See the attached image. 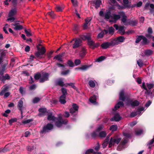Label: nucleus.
<instances>
[{
    "mask_svg": "<svg viewBox=\"0 0 154 154\" xmlns=\"http://www.w3.org/2000/svg\"><path fill=\"white\" fill-rule=\"evenodd\" d=\"M112 42L114 43V46L119 44L120 42H123L125 40V38L122 36H120L113 39H112Z\"/></svg>",
    "mask_w": 154,
    "mask_h": 154,
    "instance_id": "obj_9",
    "label": "nucleus"
},
{
    "mask_svg": "<svg viewBox=\"0 0 154 154\" xmlns=\"http://www.w3.org/2000/svg\"><path fill=\"white\" fill-rule=\"evenodd\" d=\"M117 125H112L110 127L109 129L112 131H114L117 130Z\"/></svg>",
    "mask_w": 154,
    "mask_h": 154,
    "instance_id": "obj_39",
    "label": "nucleus"
},
{
    "mask_svg": "<svg viewBox=\"0 0 154 154\" xmlns=\"http://www.w3.org/2000/svg\"><path fill=\"white\" fill-rule=\"evenodd\" d=\"M106 134L105 131H102L100 132L98 135V137L100 138H104L106 137Z\"/></svg>",
    "mask_w": 154,
    "mask_h": 154,
    "instance_id": "obj_33",
    "label": "nucleus"
},
{
    "mask_svg": "<svg viewBox=\"0 0 154 154\" xmlns=\"http://www.w3.org/2000/svg\"><path fill=\"white\" fill-rule=\"evenodd\" d=\"M137 63L138 66L140 67H142L143 66V63L142 62V60L140 59H139L137 60Z\"/></svg>",
    "mask_w": 154,
    "mask_h": 154,
    "instance_id": "obj_53",
    "label": "nucleus"
},
{
    "mask_svg": "<svg viewBox=\"0 0 154 154\" xmlns=\"http://www.w3.org/2000/svg\"><path fill=\"white\" fill-rule=\"evenodd\" d=\"M56 85H59L61 87H63L64 85V84L63 81L61 79L59 80L56 82Z\"/></svg>",
    "mask_w": 154,
    "mask_h": 154,
    "instance_id": "obj_30",
    "label": "nucleus"
},
{
    "mask_svg": "<svg viewBox=\"0 0 154 154\" xmlns=\"http://www.w3.org/2000/svg\"><path fill=\"white\" fill-rule=\"evenodd\" d=\"M87 44L89 46V47L93 49L98 48L100 45V44L99 43H95L92 40L89 41L87 42Z\"/></svg>",
    "mask_w": 154,
    "mask_h": 154,
    "instance_id": "obj_11",
    "label": "nucleus"
},
{
    "mask_svg": "<svg viewBox=\"0 0 154 154\" xmlns=\"http://www.w3.org/2000/svg\"><path fill=\"white\" fill-rule=\"evenodd\" d=\"M145 110V108L143 107L139 108H138L137 111L131 112L130 115V116L133 117L138 115L140 116L142 114L141 112Z\"/></svg>",
    "mask_w": 154,
    "mask_h": 154,
    "instance_id": "obj_10",
    "label": "nucleus"
},
{
    "mask_svg": "<svg viewBox=\"0 0 154 154\" xmlns=\"http://www.w3.org/2000/svg\"><path fill=\"white\" fill-rule=\"evenodd\" d=\"M98 132L96 131H94L91 134V137L93 138H95L98 137Z\"/></svg>",
    "mask_w": 154,
    "mask_h": 154,
    "instance_id": "obj_37",
    "label": "nucleus"
},
{
    "mask_svg": "<svg viewBox=\"0 0 154 154\" xmlns=\"http://www.w3.org/2000/svg\"><path fill=\"white\" fill-rule=\"evenodd\" d=\"M121 117L120 116L119 114H117L114 115V116L110 120L111 121H119L121 119Z\"/></svg>",
    "mask_w": 154,
    "mask_h": 154,
    "instance_id": "obj_19",
    "label": "nucleus"
},
{
    "mask_svg": "<svg viewBox=\"0 0 154 154\" xmlns=\"http://www.w3.org/2000/svg\"><path fill=\"white\" fill-rule=\"evenodd\" d=\"M70 72V70L69 69H68L65 71L62 72L61 73V74L62 75H66L69 74Z\"/></svg>",
    "mask_w": 154,
    "mask_h": 154,
    "instance_id": "obj_46",
    "label": "nucleus"
},
{
    "mask_svg": "<svg viewBox=\"0 0 154 154\" xmlns=\"http://www.w3.org/2000/svg\"><path fill=\"white\" fill-rule=\"evenodd\" d=\"M85 36L86 39L87 40V42L91 40V36L90 33H88Z\"/></svg>",
    "mask_w": 154,
    "mask_h": 154,
    "instance_id": "obj_54",
    "label": "nucleus"
},
{
    "mask_svg": "<svg viewBox=\"0 0 154 154\" xmlns=\"http://www.w3.org/2000/svg\"><path fill=\"white\" fill-rule=\"evenodd\" d=\"M109 137H108V136L106 137V139L105 140L104 142L102 144V146H103V148H105L106 147V146L108 143V142L109 141Z\"/></svg>",
    "mask_w": 154,
    "mask_h": 154,
    "instance_id": "obj_34",
    "label": "nucleus"
},
{
    "mask_svg": "<svg viewBox=\"0 0 154 154\" xmlns=\"http://www.w3.org/2000/svg\"><path fill=\"white\" fill-rule=\"evenodd\" d=\"M0 59L1 60V61L3 62V58L5 57L6 56V52L5 51H2V50H0Z\"/></svg>",
    "mask_w": 154,
    "mask_h": 154,
    "instance_id": "obj_29",
    "label": "nucleus"
},
{
    "mask_svg": "<svg viewBox=\"0 0 154 154\" xmlns=\"http://www.w3.org/2000/svg\"><path fill=\"white\" fill-rule=\"evenodd\" d=\"M111 13L110 10H108L105 13L104 17L105 19H109L111 16Z\"/></svg>",
    "mask_w": 154,
    "mask_h": 154,
    "instance_id": "obj_31",
    "label": "nucleus"
},
{
    "mask_svg": "<svg viewBox=\"0 0 154 154\" xmlns=\"http://www.w3.org/2000/svg\"><path fill=\"white\" fill-rule=\"evenodd\" d=\"M17 13V10L16 8L11 9L8 14L9 17H12L14 16Z\"/></svg>",
    "mask_w": 154,
    "mask_h": 154,
    "instance_id": "obj_23",
    "label": "nucleus"
},
{
    "mask_svg": "<svg viewBox=\"0 0 154 154\" xmlns=\"http://www.w3.org/2000/svg\"><path fill=\"white\" fill-rule=\"evenodd\" d=\"M53 128V126L52 124L51 123L48 124L44 126L42 130L40 131L41 134H42L46 132H49L52 130Z\"/></svg>",
    "mask_w": 154,
    "mask_h": 154,
    "instance_id": "obj_6",
    "label": "nucleus"
},
{
    "mask_svg": "<svg viewBox=\"0 0 154 154\" xmlns=\"http://www.w3.org/2000/svg\"><path fill=\"white\" fill-rule=\"evenodd\" d=\"M104 34V32H101L100 33L97 35V38H102L103 37V35Z\"/></svg>",
    "mask_w": 154,
    "mask_h": 154,
    "instance_id": "obj_64",
    "label": "nucleus"
},
{
    "mask_svg": "<svg viewBox=\"0 0 154 154\" xmlns=\"http://www.w3.org/2000/svg\"><path fill=\"white\" fill-rule=\"evenodd\" d=\"M37 49L38 51L35 53V56L37 58L40 59L43 58L44 57L42 55L44 54L46 52V50L45 48L42 47L40 49V48L38 46Z\"/></svg>",
    "mask_w": 154,
    "mask_h": 154,
    "instance_id": "obj_5",
    "label": "nucleus"
},
{
    "mask_svg": "<svg viewBox=\"0 0 154 154\" xmlns=\"http://www.w3.org/2000/svg\"><path fill=\"white\" fill-rule=\"evenodd\" d=\"M89 66L88 65H82L81 67V70L85 71L89 67Z\"/></svg>",
    "mask_w": 154,
    "mask_h": 154,
    "instance_id": "obj_51",
    "label": "nucleus"
},
{
    "mask_svg": "<svg viewBox=\"0 0 154 154\" xmlns=\"http://www.w3.org/2000/svg\"><path fill=\"white\" fill-rule=\"evenodd\" d=\"M23 98H22L19 101L17 104V106L19 109L20 111L21 115L22 118H23V110L24 107L23 106Z\"/></svg>",
    "mask_w": 154,
    "mask_h": 154,
    "instance_id": "obj_12",
    "label": "nucleus"
},
{
    "mask_svg": "<svg viewBox=\"0 0 154 154\" xmlns=\"http://www.w3.org/2000/svg\"><path fill=\"white\" fill-rule=\"evenodd\" d=\"M79 108V106L76 104L73 103L72 107L69 110L70 113L73 115H75L78 112Z\"/></svg>",
    "mask_w": 154,
    "mask_h": 154,
    "instance_id": "obj_14",
    "label": "nucleus"
},
{
    "mask_svg": "<svg viewBox=\"0 0 154 154\" xmlns=\"http://www.w3.org/2000/svg\"><path fill=\"white\" fill-rule=\"evenodd\" d=\"M141 87L146 90L145 92V94H146V95H149L150 94V90H148L147 89L145 82H143Z\"/></svg>",
    "mask_w": 154,
    "mask_h": 154,
    "instance_id": "obj_21",
    "label": "nucleus"
},
{
    "mask_svg": "<svg viewBox=\"0 0 154 154\" xmlns=\"http://www.w3.org/2000/svg\"><path fill=\"white\" fill-rule=\"evenodd\" d=\"M104 128V126L103 125H100L98 126L96 129V131L98 132L102 130Z\"/></svg>",
    "mask_w": 154,
    "mask_h": 154,
    "instance_id": "obj_52",
    "label": "nucleus"
},
{
    "mask_svg": "<svg viewBox=\"0 0 154 154\" xmlns=\"http://www.w3.org/2000/svg\"><path fill=\"white\" fill-rule=\"evenodd\" d=\"M119 15L114 14L113 16V19L115 20H119L121 17H122L121 20L124 24L126 26V21L127 20V17L123 11H121L119 13Z\"/></svg>",
    "mask_w": 154,
    "mask_h": 154,
    "instance_id": "obj_4",
    "label": "nucleus"
},
{
    "mask_svg": "<svg viewBox=\"0 0 154 154\" xmlns=\"http://www.w3.org/2000/svg\"><path fill=\"white\" fill-rule=\"evenodd\" d=\"M17 121V119L16 118L12 119L9 120V123L10 124H11L14 122H16Z\"/></svg>",
    "mask_w": 154,
    "mask_h": 154,
    "instance_id": "obj_60",
    "label": "nucleus"
},
{
    "mask_svg": "<svg viewBox=\"0 0 154 154\" xmlns=\"http://www.w3.org/2000/svg\"><path fill=\"white\" fill-rule=\"evenodd\" d=\"M40 100V99H39L38 97H35L33 100V102L34 103H37Z\"/></svg>",
    "mask_w": 154,
    "mask_h": 154,
    "instance_id": "obj_63",
    "label": "nucleus"
},
{
    "mask_svg": "<svg viewBox=\"0 0 154 154\" xmlns=\"http://www.w3.org/2000/svg\"><path fill=\"white\" fill-rule=\"evenodd\" d=\"M93 153L94 154H101L100 152H94L93 149H91L87 150L85 152V154H90V153Z\"/></svg>",
    "mask_w": 154,
    "mask_h": 154,
    "instance_id": "obj_24",
    "label": "nucleus"
},
{
    "mask_svg": "<svg viewBox=\"0 0 154 154\" xmlns=\"http://www.w3.org/2000/svg\"><path fill=\"white\" fill-rule=\"evenodd\" d=\"M41 77V75L39 73L35 74L34 76V79L36 80L39 79Z\"/></svg>",
    "mask_w": 154,
    "mask_h": 154,
    "instance_id": "obj_41",
    "label": "nucleus"
},
{
    "mask_svg": "<svg viewBox=\"0 0 154 154\" xmlns=\"http://www.w3.org/2000/svg\"><path fill=\"white\" fill-rule=\"evenodd\" d=\"M67 85H68L71 86L72 88L76 90L77 89V88L74 85V83H67Z\"/></svg>",
    "mask_w": 154,
    "mask_h": 154,
    "instance_id": "obj_55",
    "label": "nucleus"
},
{
    "mask_svg": "<svg viewBox=\"0 0 154 154\" xmlns=\"http://www.w3.org/2000/svg\"><path fill=\"white\" fill-rule=\"evenodd\" d=\"M142 37V41L141 42V44L143 45L148 44L150 42L144 36H143Z\"/></svg>",
    "mask_w": 154,
    "mask_h": 154,
    "instance_id": "obj_20",
    "label": "nucleus"
},
{
    "mask_svg": "<svg viewBox=\"0 0 154 154\" xmlns=\"http://www.w3.org/2000/svg\"><path fill=\"white\" fill-rule=\"evenodd\" d=\"M66 97H60L59 101L61 104H64L66 102Z\"/></svg>",
    "mask_w": 154,
    "mask_h": 154,
    "instance_id": "obj_35",
    "label": "nucleus"
},
{
    "mask_svg": "<svg viewBox=\"0 0 154 154\" xmlns=\"http://www.w3.org/2000/svg\"><path fill=\"white\" fill-rule=\"evenodd\" d=\"M36 87V85L35 84H33L31 85L29 87V89L30 90H35V89Z\"/></svg>",
    "mask_w": 154,
    "mask_h": 154,
    "instance_id": "obj_62",
    "label": "nucleus"
},
{
    "mask_svg": "<svg viewBox=\"0 0 154 154\" xmlns=\"http://www.w3.org/2000/svg\"><path fill=\"white\" fill-rule=\"evenodd\" d=\"M82 40L79 38H76L75 40L74 43L73 44L72 48L75 49L80 47L82 45Z\"/></svg>",
    "mask_w": 154,
    "mask_h": 154,
    "instance_id": "obj_15",
    "label": "nucleus"
},
{
    "mask_svg": "<svg viewBox=\"0 0 154 154\" xmlns=\"http://www.w3.org/2000/svg\"><path fill=\"white\" fill-rule=\"evenodd\" d=\"M32 121V119H28L23 121L22 123L23 124H26L29 123Z\"/></svg>",
    "mask_w": 154,
    "mask_h": 154,
    "instance_id": "obj_58",
    "label": "nucleus"
},
{
    "mask_svg": "<svg viewBox=\"0 0 154 154\" xmlns=\"http://www.w3.org/2000/svg\"><path fill=\"white\" fill-rule=\"evenodd\" d=\"M106 58L104 56H101L97 59L96 61L98 62H100L104 60Z\"/></svg>",
    "mask_w": 154,
    "mask_h": 154,
    "instance_id": "obj_45",
    "label": "nucleus"
},
{
    "mask_svg": "<svg viewBox=\"0 0 154 154\" xmlns=\"http://www.w3.org/2000/svg\"><path fill=\"white\" fill-rule=\"evenodd\" d=\"M89 85L90 87H94L95 86V84L93 81L92 80L89 81Z\"/></svg>",
    "mask_w": 154,
    "mask_h": 154,
    "instance_id": "obj_57",
    "label": "nucleus"
},
{
    "mask_svg": "<svg viewBox=\"0 0 154 154\" xmlns=\"http://www.w3.org/2000/svg\"><path fill=\"white\" fill-rule=\"evenodd\" d=\"M63 8L60 7L59 5L57 6L56 7V10L57 12H61L62 11Z\"/></svg>",
    "mask_w": 154,
    "mask_h": 154,
    "instance_id": "obj_44",
    "label": "nucleus"
},
{
    "mask_svg": "<svg viewBox=\"0 0 154 154\" xmlns=\"http://www.w3.org/2000/svg\"><path fill=\"white\" fill-rule=\"evenodd\" d=\"M108 32L109 34L113 33L114 32V29L112 26L108 28Z\"/></svg>",
    "mask_w": 154,
    "mask_h": 154,
    "instance_id": "obj_50",
    "label": "nucleus"
},
{
    "mask_svg": "<svg viewBox=\"0 0 154 154\" xmlns=\"http://www.w3.org/2000/svg\"><path fill=\"white\" fill-rule=\"evenodd\" d=\"M143 131L142 130H139L135 131V134L137 135H140L142 134Z\"/></svg>",
    "mask_w": 154,
    "mask_h": 154,
    "instance_id": "obj_59",
    "label": "nucleus"
},
{
    "mask_svg": "<svg viewBox=\"0 0 154 154\" xmlns=\"http://www.w3.org/2000/svg\"><path fill=\"white\" fill-rule=\"evenodd\" d=\"M62 92L63 94V95H62L61 96H66L67 95V90L64 88H62L61 89Z\"/></svg>",
    "mask_w": 154,
    "mask_h": 154,
    "instance_id": "obj_43",
    "label": "nucleus"
},
{
    "mask_svg": "<svg viewBox=\"0 0 154 154\" xmlns=\"http://www.w3.org/2000/svg\"><path fill=\"white\" fill-rule=\"evenodd\" d=\"M128 140L126 138L123 139L122 141L117 147V150L119 151H121L126 147L125 144L127 142Z\"/></svg>",
    "mask_w": 154,
    "mask_h": 154,
    "instance_id": "obj_13",
    "label": "nucleus"
},
{
    "mask_svg": "<svg viewBox=\"0 0 154 154\" xmlns=\"http://www.w3.org/2000/svg\"><path fill=\"white\" fill-rule=\"evenodd\" d=\"M121 140V138L120 137H111L109 143V146L111 147L112 145L115 144H118Z\"/></svg>",
    "mask_w": 154,
    "mask_h": 154,
    "instance_id": "obj_7",
    "label": "nucleus"
},
{
    "mask_svg": "<svg viewBox=\"0 0 154 154\" xmlns=\"http://www.w3.org/2000/svg\"><path fill=\"white\" fill-rule=\"evenodd\" d=\"M7 64L5 63L2 65L0 68V80L3 82H4L6 80H10L11 77L8 74H4L6 70V66Z\"/></svg>",
    "mask_w": 154,
    "mask_h": 154,
    "instance_id": "obj_3",
    "label": "nucleus"
},
{
    "mask_svg": "<svg viewBox=\"0 0 154 154\" xmlns=\"http://www.w3.org/2000/svg\"><path fill=\"white\" fill-rule=\"evenodd\" d=\"M96 97H90L89 100L91 103L95 105L97 104Z\"/></svg>",
    "mask_w": 154,
    "mask_h": 154,
    "instance_id": "obj_28",
    "label": "nucleus"
},
{
    "mask_svg": "<svg viewBox=\"0 0 154 154\" xmlns=\"http://www.w3.org/2000/svg\"><path fill=\"white\" fill-rule=\"evenodd\" d=\"M146 85L148 88V90H150V94L149 95L150 96H154V90L153 89H152V88H153L154 86V85L152 83H148L146 84Z\"/></svg>",
    "mask_w": 154,
    "mask_h": 154,
    "instance_id": "obj_16",
    "label": "nucleus"
},
{
    "mask_svg": "<svg viewBox=\"0 0 154 154\" xmlns=\"http://www.w3.org/2000/svg\"><path fill=\"white\" fill-rule=\"evenodd\" d=\"M154 142V136L153 138L149 142L147 143V146H148V148L150 149L151 146H150L152 145Z\"/></svg>",
    "mask_w": 154,
    "mask_h": 154,
    "instance_id": "obj_48",
    "label": "nucleus"
},
{
    "mask_svg": "<svg viewBox=\"0 0 154 154\" xmlns=\"http://www.w3.org/2000/svg\"><path fill=\"white\" fill-rule=\"evenodd\" d=\"M123 2L124 4L125 5H126L125 6L126 7H130V6L129 5H128V4L129 3L128 0H123Z\"/></svg>",
    "mask_w": 154,
    "mask_h": 154,
    "instance_id": "obj_61",
    "label": "nucleus"
},
{
    "mask_svg": "<svg viewBox=\"0 0 154 154\" xmlns=\"http://www.w3.org/2000/svg\"><path fill=\"white\" fill-rule=\"evenodd\" d=\"M39 111L42 113V114H39V115L41 116L42 115H46V113L47 112V109L45 108H41L39 109Z\"/></svg>",
    "mask_w": 154,
    "mask_h": 154,
    "instance_id": "obj_22",
    "label": "nucleus"
},
{
    "mask_svg": "<svg viewBox=\"0 0 154 154\" xmlns=\"http://www.w3.org/2000/svg\"><path fill=\"white\" fill-rule=\"evenodd\" d=\"M143 36V35H137V37L135 41V43H138L139 42L141 41V40H142V39L143 38L142 37Z\"/></svg>",
    "mask_w": 154,
    "mask_h": 154,
    "instance_id": "obj_38",
    "label": "nucleus"
},
{
    "mask_svg": "<svg viewBox=\"0 0 154 154\" xmlns=\"http://www.w3.org/2000/svg\"><path fill=\"white\" fill-rule=\"evenodd\" d=\"M47 14L52 19H54L56 15L53 11L48 12Z\"/></svg>",
    "mask_w": 154,
    "mask_h": 154,
    "instance_id": "obj_40",
    "label": "nucleus"
},
{
    "mask_svg": "<svg viewBox=\"0 0 154 154\" xmlns=\"http://www.w3.org/2000/svg\"><path fill=\"white\" fill-rule=\"evenodd\" d=\"M113 42H112V40L111 39L110 42H103L101 44L100 46L101 48L103 49H106L110 47H113L114 45Z\"/></svg>",
    "mask_w": 154,
    "mask_h": 154,
    "instance_id": "obj_8",
    "label": "nucleus"
},
{
    "mask_svg": "<svg viewBox=\"0 0 154 154\" xmlns=\"http://www.w3.org/2000/svg\"><path fill=\"white\" fill-rule=\"evenodd\" d=\"M49 74L48 73H45L42 75V77L40 79L39 82H43L45 81L48 80Z\"/></svg>",
    "mask_w": 154,
    "mask_h": 154,
    "instance_id": "obj_17",
    "label": "nucleus"
},
{
    "mask_svg": "<svg viewBox=\"0 0 154 154\" xmlns=\"http://www.w3.org/2000/svg\"><path fill=\"white\" fill-rule=\"evenodd\" d=\"M56 59L58 61H62L63 60L62 59V58L59 55H57L55 56L54 57V59Z\"/></svg>",
    "mask_w": 154,
    "mask_h": 154,
    "instance_id": "obj_56",
    "label": "nucleus"
},
{
    "mask_svg": "<svg viewBox=\"0 0 154 154\" xmlns=\"http://www.w3.org/2000/svg\"><path fill=\"white\" fill-rule=\"evenodd\" d=\"M67 63L69 67H73L74 66V63L71 60H68Z\"/></svg>",
    "mask_w": 154,
    "mask_h": 154,
    "instance_id": "obj_47",
    "label": "nucleus"
},
{
    "mask_svg": "<svg viewBox=\"0 0 154 154\" xmlns=\"http://www.w3.org/2000/svg\"><path fill=\"white\" fill-rule=\"evenodd\" d=\"M86 54V50L83 48L80 53V56L82 58L84 57Z\"/></svg>",
    "mask_w": 154,
    "mask_h": 154,
    "instance_id": "obj_32",
    "label": "nucleus"
},
{
    "mask_svg": "<svg viewBox=\"0 0 154 154\" xmlns=\"http://www.w3.org/2000/svg\"><path fill=\"white\" fill-rule=\"evenodd\" d=\"M152 53V51L150 49H147L145 50L144 54L147 56H149L151 55Z\"/></svg>",
    "mask_w": 154,
    "mask_h": 154,
    "instance_id": "obj_36",
    "label": "nucleus"
},
{
    "mask_svg": "<svg viewBox=\"0 0 154 154\" xmlns=\"http://www.w3.org/2000/svg\"><path fill=\"white\" fill-rule=\"evenodd\" d=\"M125 94H125V89H121L119 93V96H125Z\"/></svg>",
    "mask_w": 154,
    "mask_h": 154,
    "instance_id": "obj_49",
    "label": "nucleus"
},
{
    "mask_svg": "<svg viewBox=\"0 0 154 154\" xmlns=\"http://www.w3.org/2000/svg\"><path fill=\"white\" fill-rule=\"evenodd\" d=\"M48 117V119L49 121L56 122L55 125L58 127H61L63 124H66L67 122V121L66 119H63L60 114L58 118L55 117L52 115L51 112H49L47 114Z\"/></svg>",
    "mask_w": 154,
    "mask_h": 154,
    "instance_id": "obj_2",
    "label": "nucleus"
},
{
    "mask_svg": "<svg viewBox=\"0 0 154 154\" xmlns=\"http://www.w3.org/2000/svg\"><path fill=\"white\" fill-rule=\"evenodd\" d=\"M126 23L127 25L126 26L129 24L132 26H135L138 23V21L137 20H128L127 21H126Z\"/></svg>",
    "mask_w": 154,
    "mask_h": 154,
    "instance_id": "obj_18",
    "label": "nucleus"
},
{
    "mask_svg": "<svg viewBox=\"0 0 154 154\" xmlns=\"http://www.w3.org/2000/svg\"><path fill=\"white\" fill-rule=\"evenodd\" d=\"M94 4L95 5L94 6H95L96 9H97L100 6L101 3V2L100 0H97L93 2Z\"/></svg>",
    "mask_w": 154,
    "mask_h": 154,
    "instance_id": "obj_25",
    "label": "nucleus"
},
{
    "mask_svg": "<svg viewBox=\"0 0 154 154\" xmlns=\"http://www.w3.org/2000/svg\"><path fill=\"white\" fill-rule=\"evenodd\" d=\"M125 26H119V31H120V33L121 35H123L125 33V30L124 29Z\"/></svg>",
    "mask_w": 154,
    "mask_h": 154,
    "instance_id": "obj_27",
    "label": "nucleus"
},
{
    "mask_svg": "<svg viewBox=\"0 0 154 154\" xmlns=\"http://www.w3.org/2000/svg\"><path fill=\"white\" fill-rule=\"evenodd\" d=\"M19 23H15L13 25L15 26L14 29L16 30H21L23 29V27L22 25H18Z\"/></svg>",
    "mask_w": 154,
    "mask_h": 154,
    "instance_id": "obj_26",
    "label": "nucleus"
},
{
    "mask_svg": "<svg viewBox=\"0 0 154 154\" xmlns=\"http://www.w3.org/2000/svg\"><path fill=\"white\" fill-rule=\"evenodd\" d=\"M119 100L122 101H119L115 106L114 108L112 109L113 111H115L120 106H123V102L127 105L131 106L132 107L137 106L139 104V102L136 100H132L129 97H119Z\"/></svg>",
    "mask_w": 154,
    "mask_h": 154,
    "instance_id": "obj_1",
    "label": "nucleus"
},
{
    "mask_svg": "<svg viewBox=\"0 0 154 154\" xmlns=\"http://www.w3.org/2000/svg\"><path fill=\"white\" fill-rule=\"evenodd\" d=\"M8 88L7 87H5L2 90V91L0 92V95H3L5 93L8 91Z\"/></svg>",
    "mask_w": 154,
    "mask_h": 154,
    "instance_id": "obj_42",
    "label": "nucleus"
}]
</instances>
